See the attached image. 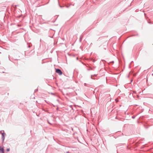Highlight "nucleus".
I'll return each mask as SVG.
<instances>
[{
	"mask_svg": "<svg viewBox=\"0 0 153 153\" xmlns=\"http://www.w3.org/2000/svg\"><path fill=\"white\" fill-rule=\"evenodd\" d=\"M55 72L60 75H61L62 74V72L61 70L59 68L56 69Z\"/></svg>",
	"mask_w": 153,
	"mask_h": 153,
	"instance_id": "obj_1",
	"label": "nucleus"
},
{
	"mask_svg": "<svg viewBox=\"0 0 153 153\" xmlns=\"http://www.w3.org/2000/svg\"><path fill=\"white\" fill-rule=\"evenodd\" d=\"M5 135V133L4 132L2 133L1 134V139L2 143H3L4 141Z\"/></svg>",
	"mask_w": 153,
	"mask_h": 153,
	"instance_id": "obj_2",
	"label": "nucleus"
},
{
	"mask_svg": "<svg viewBox=\"0 0 153 153\" xmlns=\"http://www.w3.org/2000/svg\"><path fill=\"white\" fill-rule=\"evenodd\" d=\"M0 153H4V149L3 148L1 147V146H0Z\"/></svg>",
	"mask_w": 153,
	"mask_h": 153,
	"instance_id": "obj_3",
	"label": "nucleus"
},
{
	"mask_svg": "<svg viewBox=\"0 0 153 153\" xmlns=\"http://www.w3.org/2000/svg\"><path fill=\"white\" fill-rule=\"evenodd\" d=\"M82 37H83V36L81 35L80 36L79 39V41L80 42H81L82 41Z\"/></svg>",
	"mask_w": 153,
	"mask_h": 153,
	"instance_id": "obj_4",
	"label": "nucleus"
},
{
	"mask_svg": "<svg viewBox=\"0 0 153 153\" xmlns=\"http://www.w3.org/2000/svg\"><path fill=\"white\" fill-rule=\"evenodd\" d=\"M97 76V74H94V75H92L91 76V78L92 79H94V78H93V76Z\"/></svg>",
	"mask_w": 153,
	"mask_h": 153,
	"instance_id": "obj_5",
	"label": "nucleus"
},
{
	"mask_svg": "<svg viewBox=\"0 0 153 153\" xmlns=\"http://www.w3.org/2000/svg\"><path fill=\"white\" fill-rule=\"evenodd\" d=\"M6 150H7V151L9 152L10 150V148H7V149Z\"/></svg>",
	"mask_w": 153,
	"mask_h": 153,
	"instance_id": "obj_6",
	"label": "nucleus"
},
{
	"mask_svg": "<svg viewBox=\"0 0 153 153\" xmlns=\"http://www.w3.org/2000/svg\"><path fill=\"white\" fill-rule=\"evenodd\" d=\"M38 91V89H35V90L34 91H35V92H36L37 91Z\"/></svg>",
	"mask_w": 153,
	"mask_h": 153,
	"instance_id": "obj_7",
	"label": "nucleus"
},
{
	"mask_svg": "<svg viewBox=\"0 0 153 153\" xmlns=\"http://www.w3.org/2000/svg\"><path fill=\"white\" fill-rule=\"evenodd\" d=\"M84 85L85 86H87V84L86 83H84Z\"/></svg>",
	"mask_w": 153,
	"mask_h": 153,
	"instance_id": "obj_8",
	"label": "nucleus"
},
{
	"mask_svg": "<svg viewBox=\"0 0 153 153\" xmlns=\"http://www.w3.org/2000/svg\"><path fill=\"white\" fill-rule=\"evenodd\" d=\"M47 122H48V123L49 124H51V123H50L49 122V121H48V120H47Z\"/></svg>",
	"mask_w": 153,
	"mask_h": 153,
	"instance_id": "obj_9",
	"label": "nucleus"
},
{
	"mask_svg": "<svg viewBox=\"0 0 153 153\" xmlns=\"http://www.w3.org/2000/svg\"><path fill=\"white\" fill-rule=\"evenodd\" d=\"M59 6L61 8H62V7H64V6H62L60 5H59Z\"/></svg>",
	"mask_w": 153,
	"mask_h": 153,
	"instance_id": "obj_10",
	"label": "nucleus"
},
{
	"mask_svg": "<svg viewBox=\"0 0 153 153\" xmlns=\"http://www.w3.org/2000/svg\"><path fill=\"white\" fill-rule=\"evenodd\" d=\"M135 118V117H134V116H132V118L133 119H134Z\"/></svg>",
	"mask_w": 153,
	"mask_h": 153,
	"instance_id": "obj_11",
	"label": "nucleus"
},
{
	"mask_svg": "<svg viewBox=\"0 0 153 153\" xmlns=\"http://www.w3.org/2000/svg\"><path fill=\"white\" fill-rule=\"evenodd\" d=\"M110 63H114V61H112L111 62H110Z\"/></svg>",
	"mask_w": 153,
	"mask_h": 153,
	"instance_id": "obj_12",
	"label": "nucleus"
},
{
	"mask_svg": "<svg viewBox=\"0 0 153 153\" xmlns=\"http://www.w3.org/2000/svg\"><path fill=\"white\" fill-rule=\"evenodd\" d=\"M31 47V46L30 45H29L28 46V48H30Z\"/></svg>",
	"mask_w": 153,
	"mask_h": 153,
	"instance_id": "obj_13",
	"label": "nucleus"
},
{
	"mask_svg": "<svg viewBox=\"0 0 153 153\" xmlns=\"http://www.w3.org/2000/svg\"><path fill=\"white\" fill-rule=\"evenodd\" d=\"M148 23L150 24H152V23L151 22H148Z\"/></svg>",
	"mask_w": 153,
	"mask_h": 153,
	"instance_id": "obj_14",
	"label": "nucleus"
},
{
	"mask_svg": "<svg viewBox=\"0 0 153 153\" xmlns=\"http://www.w3.org/2000/svg\"><path fill=\"white\" fill-rule=\"evenodd\" d=\"M133 62L132 61V62H131L130 64V65H131V64H132V62Z\"/></svg>",
	"mask_w": 153,
	"mask_h": 153,
	"instance_id": "obj_15",
	"label": "nucleus"
},
{
	"mask_svg": "<svg viewBox=\"0 0 153 153\" xmlns=\"http://www.w3.org/2000/svg\"><path fill=\"white\" fill-rule=\"evenodd\" d=\"M145 127L146 128H147L148 127H147L146 126H145Z\"/></svg>",
	"mask_w": 153,
	"mask_h": 153,
	"instance_id": "obj_16",
	"label": "nucleus"
},
{
	"mask_svg": "<svg viewBox=\"0 0 153 153\" xmlns=\"http://www.w3.org/2000/svg\"><path fill=\"white\" fill-rule=\"evenodd\" d=\"M93 62H95V60H93Z\"/></svg>",
	"mask_w": 153,
	"mask_h": 153,
	"instance_id": "obj_17",
	"label": "nucleus"
},
{
	"mask_svg": "<svg viewBox=\"0 0 153 153\" xmlns=\"http://www.w3.org/2000/svg\"><path fill=\"white\" fill-rule=\"evenodd\" d=\"M132 81H133V80H131V82H132Z\"/></svg>",
	"mask_w": 153,
	"mask_h": 153,
	"instance_id": "obj_18",
	"label": "nucleus"
},
{
	"mask_svg": "<svg viewBox=\"0 0 153 153\" xmlns=\"http://www.w3.org/2000/svg\"><path fill=\"white\" fill-rule=\"evenodd\" d=\"M115 119H117V117H116Z\"/></svg>",
	"mask_w": 153,
	"mask_h": 153,
	"instance_id": "obj_19",
	"label": "nucleus"
},
{
	"mask_svg": "<svg viewBox=\"0 0 153 153\" xmlns=\"http://www.w3.org/2000/svg\"><path fill=\"white\" fill-rule=\"evenodd\" d=\"M69 7V6H67V7Z\"/></svg>",
	"mask_w": 153,
	"mask_h": 153,
	"instance_id": "obj_20",
	"label": "nucleus"
},
{
	"mask_svg": "<svg viewBox=\"0 0 153 153\" xmlns=\"http://www.w3.org/2000/svg\"><path fill=\"white\" fill-rule=\"evenodd\" d=\"M114 137V138H116V137Z\"/></svg>",
	"mask_w": 153,
	"mask_h": 153,
	"instance_id": "obj_21",
	"label": "nucleus"
},
{
	"mask_svg": "<svg viewBox=\"0 0 153 153\" xmlns=\"http://www.w3.org/2000/svg\"><path fill=\"white\" fill-rule=\"evenodd\" d=\"M102 61H104V60H102Z\"/></svg>",
	"mask_w": 153,
	"mask_h": 153,
	"instance_id": "obj_22",
	"label": "nucleus"
}]
</instances>
